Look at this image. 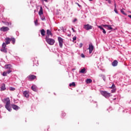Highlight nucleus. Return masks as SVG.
<instances>
[{
	"label": "nucleus",
	"mask_w": 131,
	"mask_h": 131,
	"mask_svg": "<svg viewBox=\"0 0 131 131\" xmlns=\"http://www.w3.org/2000/svg\"><path fill=\"white\" fill-rule=\"evenodd\" d=\"M12 41L13 45H15V42H16V39L15 38H11L10 39V41Z\"/></svg>",
	"instance_id": "4be33fe9"
},
{
	"label": "nucleus",
	"mask_w": 131,
	"mask_h": 131,
	"mask_svg": "<svg viewBox=\"0 0 131 131\" xmlns=\"http://www.w3.org/2000/svg\"><path fill=\"white\" fill-rule=\"evenodd\" d=\"M43 2H46V3H48V0H42Z\"/></svg>",
	"instance_id": "a18cd8bd"
},
{
	"label": "nucleus",
	"mask_w": 131,
	"mask_h": 131,
	"mask_svg": "<svg viewBox=\"0 0 131 131\" xmlns=\"http://www.w3.org/2000/svg\"><path fill=\"white\" fill-rule=\"evenodd\" d=\"M88 50H89V54H92V53L93 52V51H94V46L92 43H90L89 45Z\"/></svg>",
	"instance_id": "423d86ee"
},
{
	"label": "nucleus",
	"mask_w": 131,
	"mask_h": 131,
	"mask_svg": "<svg viewBox=\"0 0 131 131\" xmlns=\"http://www.w3.org/2000/svg\"><path fill=\"white\" fill-rule=\"evenodd\" d=\"M84 28L86 30H90L93 29V26L90 25L89 24H87L84 26Z\"/></svg>",
	"instance_id": "1a4fd4ad"
},
{
	"label": "nucleus",
	"mask_w": 131,
	"mask_h": 131,
	"mask_svg": "<svg viewBox=\"0 0 131 131\" xmlns=\"http://www.w3.org/2000/svg\"><path fill=\"white\" fill-rule=\"evenodd\" d=\"M23 95L26 98H29V92L25 91L23 92Z\"/></svg>",
	"instance_id": "9b49d317"
},
{
	"label": "nucleus",
	"mask_w": 131,
	"mask_h": 131,
	"mask_svg": "<svg viewBox=\"0 0 131 131\" xmlns=\"http://www.w3.org/2000/svg\"><path fill=\"white\" fill-rule=\"evenodd\" d=\"M11 107L13 108V109H14V110H19V109H20L19 106L15 104H11Z\"/></svg>",
	"instance_id": "f8f14e48"
},
{
	"label": "nucleus",
	"mask_w": 131,
	"mask_h": 131,
	"mask_svg": "<svg viewBox=\"0 0 131 131\" xmlns=\"http://www.w3.org/2000/svg\"><path fill=\"white\" fill-rule=\"evenodd\" d=\"M4 101H6L5 108L7 110H8L9 112H11V111H12V108H11V102L10 101V98H6L4 99Z\"/></svg>",
	"instance_id": "f257e3e1"
},
{
	"label": "nucleus",
	"mask_w": 131,
	"mask_h": 131,
	"mask_svg": "<svg viewBox=\"0 0 131 131\" xmlns=\"http://www.w3.org/2000/svg\"><path fill=\"white\" fill-rule=\"evenodd\" d=\"M110 89H115V85H114V83H113L111 87L110 88Z\"/></svg>",
	"instance_id": "cd10ccee"
},
{
	"label": "nucleus",
	"mask_w": 131,
	"mask_h": 131,
	"mask_svg": "<svg viewBox=\"0 0 131 131\" xmlns=\"http://www.w3.org/2000/svg\"><path fill=\"white\" fill-rule=\"evenodd\" d=\"M58 39L60 48H63V43L64 42L63 38L61 37H58Z\"/></svg>",
	"instance_id": "39448f33"
},
{
	"label": "nucleus",
	"mask_w": 131,
	"mask_h": 131,
	"mask_svg": "<svg viewBox=\"0 0 131 131\" xmlns=\"http://www.w3.org/2000/svg\"><path fill=\"white\" fill-rule=\"evenodd\" d=\"M114 12H115L116 14H118V11H117V9H116V8H115V9H114Z\"/></svg>",
	"instance_id": "7c9ffc66"
},
{
	"label": "nucleus",
	"mask_w": 131,
	"mask_h": 131,
	"mask_svg": "<svg viewBox=\"0 0 131 131\" xmlns=\"http://www.w3.org/2000/svg\"><path fill=\"white\" fill-rule=\"evenodd\" d=\"M37 22H38V20H37V19H36V20L35 21V25L37 26Z\"/></svg>",
	"instance_id": "e433bc0d"
},
{
	"label": "nucleus",
	"mask_w": 131,
	"mask_h": 131,
	"mask_svg": "<svg viewBox=\"0 0 131 131\" xmlns=\"http://www.w3.org/2000/svg\"><path fill=\"white\" fill-rule=\"evenodd\" d=\"M28 79L29 80H34V79H36V76L34 75H30L28 76Z\"/></svg>",
	"instance_id": "0eeeda50"
},
{
	"label": "nucleus",
	"mask_w": 131,
	"mask_h": 131,
	"mask_svg": "<svg viewBox=\"0 0 131 131\" xmlns=\"http://www.w3.org/2000/svg\"><path fill=\"white\" fill-rule=\"evenodd\" d=\"M31 89H32V91H33L34 92H36L37 91V89H36V86L34 85L32 86Z\"/></svg>",
	"instance_id": "412c9836"
},
{
	"label": "nucleus",
	"mask_w": 131,
	"mask_h": 131,
	"mask_svg": "<svg viewBox=\"0 0 131 131\" xmlns=\"http://www.w3.org/2000/svg\"><path fill=\"white\" fill-rule=\"evenodd\" d=\"M81 56L82 58H84L85 57L84 55L83 54H81Z\"/></svg>",
	"instance_id": "58836bf2"
},
{
	"label": "nucleus",
	"mask_w": 131,
	"mask_h": 131,
	"mask_svg": "<svg viewBox=\"0 0 131 131\" xmlns=\"http://www.w3.org/2000/svg\"><path fill=\"white\" fill-rule=\"evenodd\" d=\"M5 90H6V84L3 83L2 84L1 91H5Z\"/></svg>",
	"instance_id": "aec40b11"
},
{
	"label": "nucleus",
	"mask_w": 131,
	"mask_h": 131,
	"mask_svg": "<svg viewBox=\"0 0 131 131\" xmlns=\"http://www.w3.org/2000/svg\"><path fill=\"white\" fill-rule=\"evenodd\" d=\"M98 28H100L101 30H102V32L103 33H104V34H106V31L105 30V29H104V28H103V27H102V26H98Z\"/></svg>",
	"instance_id": "f3484780"
},
{
	"label": "nucleus",
	"mask_w": 131,
	"mask_h": 131,
	"mask_svg": "<svg viewBox=\"0 0 131 131\" xmlns=\"http://www.w3.org/2000/svg\"><path fill=\"white\" fill-rule=\"evenodd\" d=\"M115 8H116V4H115Z\"/></svg>",
	"instance_id": "49530a36"
},
{
	"label": "nucleus",
	"mask_w": 131,
	"mask_h": 131,
	"mask_svg": "<svg viewBox=\"0 0 131 131\" xmlns=\"http://www.w3.org/2000/svg\"><path fill=\"white\" fill-rule=\"evenodd\" d=\"M7 72H3V76H7Z\"/></svg>",
	"instance_id": "c756f323"
},
{
	"label": "nucleus",
	"mask_w": 131,
	"mask_h": 131,
	"mask_svg": "<svg viewBox=\"0 0 131 131\" xmlns=\"http://www.w3.org/2000/svg\"><path fill=\"white\" fill-rule=\"evenodd\" d=\"M108 4H111V0H107Z\"/></svg>",
	"instance_id": "37998d69"
},
{
	"label": "nucleus",
	"mask_w": 131,
	"mask_h": 131,
	"mask_svg": "<svg viewBox=\"0 0 131 131\" xmlns=\"http://www.w3.org/2000/svg\"><path fill=\"white\" fill-rule=\"evenodd\" d=\"M82 46H83V44L82 43H81L80 44V48H82Z\"/></svg>",
	"instance_id": "79ce46f5"
},
{
	"label": "nucleus",
	"mask_w": 131,
	"mask_h": 131,
	"mask_svg": "<svg viewBox=\"0 0 131 131\" xmlns=\"http://www.w3.org/2000/svg\"><path fill=\"white\" fill-rule=\"evenodd\" d=\"M121 12L122 13V14H123V15H124L125 16H126V13H125L124 12V11L122 10H121Z\"/></svg>",
	"instance_id": "c85d7f7f"
},
{
	"label": "nucleus",
	"mask_w": 131,
	"mask_h": 131,
	"mask_svg": "<svg viewBox=\"0 0 131 131\" xmlns=\"http://www.w3.org/2000/svg\"><path fill=\"white\" fill-rule=\"evenodd\" d=\"M41 19L42 21H46V17L44 16H41Z\"/></svg>",
	"instance_id": "bb28decb"
},
{
	"label": "nucleus",
	"mask_w": 131,
	"mask_h": 131,
	"mask_svg": "<svg viewBox=\"0 0 131 131\" xmlns=\"http://www.w3.org/2000/svg\"><path fill=\"white\" fill-rule=\"evenodd\" d=\"M72 30H73V32H76V31L73 29V28H72Z\"/></svg>",
	"instance_id": "ea45409f"
},
{
	"label": "nucleus",
	"mask_w": 131,
	"mask_h": 131,
	"mask_svg": "<svg viewBox=\"0 0 131 131\" xmlns=\"http://www.w3.org/2000/svg\"><path fill=\"white\" fill-rule=\"evenodd\" d=\"M75 82H73L72 83L69 84V86H75Z\"/></svg>",
	"instance_id": "393cba45"
},
{
	"label": "nucleus",
	"mask_w": 131,
	"mask_h": 131,
	"mask_svg": "<svg viewBox=\"0 0 131 131\" xmlns=\"http://www.w3.org/2000/svg\"><path fill=\"white\" fill-rule=\"evenodd\" d=\"M118 64V61L116 60H115L112 63V66H113L114 67L117 66Z\"/></svg>",
	"instance_id": "4468645a"
},
{
	"label": "nucleus",
	"mask_w": 131,
	"mask_h": 131,
	"mask_svg": "<svg viewBox=\"0 0 131 131\" xmlns=\"http://www.w3.org/2000/svg\"><path fill=\"white\" fill-rule=\"evenodd\" d=\"M77 20V19L76 18L73 20V22H76Z\"/></svg>",
	"instance_id": "c03bdc74"
},
{
	"label": "nucleus",
	"mask_w": 131,
	"mask_h": 131,
	"mask_svg": "<svg viewBox=\"0 0 131 131\" xmlns=\"http://www.w3.org/2000/svg\"><path fill=\"white\" fill-rule=\"evenodd\" d=\"M45 39L47 43L50 46H53V45L55 43V40L54 39L50 38L49 36H46Z\"/></svg>",
	"instance_id": "f03ea898"
},
{
	"label": "nucleus",
	"mask_w": 131,
	"mask_h": 131,
	"mask_svg": "<svg viewBox=\"0 0 131 131\" xmlns=\"http://www.w3.org/2000/svg\"><path fill=\"white\" fill-rule=\"evenodd\" d=\"M102 26L104 27V28H107L108 30H112V29H113V28H112L111 25H102Z\"/></svg>",
	"instance_id": "9d476101"
},
{
	"label": "nucleus",
	"mask_w": 131,
	"mask_h": 131,
	"mask_svg": "<svg viewBox=\"0 0 131 131\" xmlns=\"http://www.w3.org/2000/svg\"><path fill=\"white\" fill-rule=\"evenodd\" d=\"M86 83H91V82H92L93 80H92V79H87L86 80Z\"/></svg>",
	"instance_id": "5701e85b"
},
{
	"label": "nucleus",
	"mask_w": 131,
	"mask_h": 131,
	"mask_svg": "<svg viewBox=\"0 0 131 131\" xmlns=\"http://www.w3.org/2000/svg\"><path fill=\"white\" fill-rule=\"evenodd\" d=\"M9 90H10V91H14L16 90V89H15L14 88H13V87H10L9 88Z\"/></svg>",
	"instance_id": "a878e982"
},
{
	"label": "nucleus",
	"mask_w": 131,
	"mask_h": 131,
	"mask_svg": "<svg viewBox=\"0 0 131 131\" xmlns=\"http://www.w3.org/2000/svg\"><path fill=\"white\" fill-rule=\"evenodd\" d=\"M62 116L64 117V116H66V113H65L64 112H62L61 114Z\"/></svg>",
	"instance_id": "2f4dec72"
},
{
	"label": "nucleus",
	"mask_w": 131,
	"mask_h": 131,
	"mask_svg": "<svg viewBox=\"0 0 131 131\" xmlns=\"http://www.w3.org/2000/svg\"><path fill=\"white\" fill-rule=\"evenodd\" d=\"M76 5H77V6H78V7H79V8H81V6L80 5H79V4L76 3Z\"/></svg>",
	"instance_id": "c9c22d12"
},
{
	"label": "nucleus",
	"mask_w": 131,
	"mask_h": 131,
	"mask_svg": "<svg viewBox=\"0 0 131 131\" xmlns=\"http://www.w3.org/2000/svg\"><path fill=\"white\" fill-rule=\"evenodd\" d=\"M47 36H48V37H50V36H53V33H52V31H51L50 30H47Z\"/></svg>",
	"instance_id": "ddd939ff"
},
{
	"label": "nucleus",
	"mask_w": 131,
	"mask_h": 131,
	"mask_svg": "<svg viewBox=\"0 0 131 131\" xmlns=\"http://www.w3.org/2000/svg\"><path fill=\"white\" fill-rule=\"evenodd\" d=\"M130 14H131V12H130Z\"/></svg>",
	"instance_id": "3c124183"
},
{
	"label": "nucleus",
	"mask_w": 131,
	"mask_h": 131,
	"mask_svg": "<svg viewBox=\"0 0 131 131\" xmlns=\"http://www.w3.org/2000/svg\"><path fill=\"white\" fill-rule=\"evenodd\" d=\"M116 92V89H113L111 91L112 93H115Z\"/></svg>",
	"instance_id": "473e14b6"
},
{
	"label": "nucleus",
	"mask_w": 131,
	"mask_h": 131,
	"mask_svg": "<svg viewBox=\"0 0 131 131\" xmlns=\"http://www.w3.org/2000/svg\"><path fill=\"white\" fill-rule=\"evenodd\" d=\"M7 45H6V43L3 42L2 45V47L1 49V52H3V53H7L8 51H7V49L6 48Z\"/></svg>",
	"instance_id": "20e7f679"
},
{
	"label": "nucleus",
	"mask_w": 131,
	"mask_h": 131,
	"mask_svg": "<svg viewBox=\"0 0 131 131\" xmlns=\"http://www.w3.org/2000/svg\"><path fill=\"white\" fill-rule=\"evenodd\" d=\"M8 24H9V22H6V23H5V25H8Z\"/></svg>",
	"instance_id": "a19ab883"
},
{
	"label": "nucleus",
	"mask_w": 131,
	"mask_h": 131,
	"mask_svg": "<svg viewBox=\"0 0 131 131\" xmlns=\"http://www.w3.org/2000/svg\"><path fill=\"white\" fill-rule=\"evenodd\" d=\"M76 39V36H74L73 37V41H74V40H75Z\"/></svg>",
	"instance_id": "4c0bfd02"
},
{
	"label": "nucleus",
	"mask_w": 131,
	"mask_h": 131,
	"mask_svg": "<svg viewBox=\"0 0 131 131\" xmlns=\"http://www.w3.org/2000/svg\"><path fill=\"white\" fill-rule=\"evenodd\" d=\"M1 31H3V32H6L7 31H9L10 29L7 27H2L0 29Z\"/></svg>",
	"instance_id": "6e6552de"
},
{
	"label": "nucleus",
	"mask_w": 131,
	"mask_h": 131,
	"mask_svg": "<svg viewBox=\"0 0 131 131\" xmlns=\"http://www.w3.org/2000/svg\"><path fill=\"white\" fill-rule=\"evenodd\" d=\"M8 26H12V23H11V22H8Z\"/></svg>",
	"instance_id": "72a5a7b5"
},
{
	"label": "nucleus",
	"mask_w": 131,
	"mask_h": 131,
	"mask_svg": "<svg viewBox=\"0 0 131 131\" xmlns=\"http://www.w3.org/2000/svg\"><path fill=\"white\" fill-rule=\"evenodd\" d=\"M3 23H4L5 24V23H6V22L5 21H2Z\"/></svg>",
	"instance_id": "09e8293b"
},
{
	"label": "nucleus",
	"mask_w": 131,
	"mask_h": 131,
	"mask_svg": "<svg viewBox=\"0 0 131 131\" xmlns=\"http://www.w3.org/2000/svg\"><path fill=\"white\" fill-rule=\"evenodd\" d=\"M2 107H3V105H0V108H2Z\"/></svg>",
	"instance_id": "de8ad7c7"
},
{
	"label": "nucleus",
	"mask_w": 131,
	"mask_h": 131,
	"mask_svg": "<svg viewBox=\"0 0 131 131\" xmlns=\"http://www.w3.org/2000/svg\"><path fill=\"white\" fill-rule=\"evenodd\" d=\"M85 68H83L80 71V73H84L85 72Z\"/></svg>",
	"instance_id": "b1692460"
},
{
	"label": "nucleus",
	"mask_w": 131,
	"mask_h": 131,
	"mask_svg": "<svg viewBox=\"0 0 131 131\" xmlns=\"http://www.w3.org/2000/svg\"><path fill=\"white\" fill-rule=\"evenodd\" d=\"M5 67L6 69H12V65L11 64H6Z\"/></svg>",
	"instance_id": "6ab92c4d"
},
{
	"label": "nucleus",
	"mask_w": 131,
	"mask_h": 131,
	"mask_svg": "<svg viewBox=\"0 0 131 131\" xmlns=\"http://www.w3.org/2000/svg\"><path fill=\"white\" fill-rule=\"evenodd\" d=\"M93 0H89V2H92Z\"/></svg>",
	"instance_id": "8fccbe9b"
},
{
	"label": "nucleus",
	"mask_w": 131,
	"mask_h": 131,
	"mask_svg": "<svg viewBox=\"0 0 131 131\" xmlns=\"http://www.w3.org/2000/svg\"><path fill=\"white\" fill-rule=\"evenodd\" d=\"M105 1H108V0H105Z\"/></svg>",
	"instance_id": "603ef678"
},
{
	"label": "nucleus",
	"mask_w": 131,
	"mask_h": 131,
	"mask_svg": "<svg viewBox=\"0 0 131 131\" xmlns=\"http://www.w3.org/2000/svg\"><path fill=\"white\" fill-rule=\"evenodd\" d=\"M40 33L42 36H45L46 35V31H45V29L41 30Z\"/></svg>",
	"instance_id": "a211bd4d"
},
{
	"label": "nucleus",
	"mask_w": 131,
	"mask_h": 131,
	"mask_svg": "<svg viewBox=\"0 0 131 131\" xmlns=\"http://www.w3.org/2000/svg\"><path fill=\"white\" fill-rule=\"evenodd\" d=\"M100 94L103 96V97H105V98H109V97H111V94L107 92L106 91H100Z\"/></svg>",
	"instance_id": "7ed1b4c3"
},
{
	"label": "nucleus",
	"mask_w": 131,
	"mask_h": 131,
	"mask_svg": "<svg viewBox=\"0 0 131 131\" xmlns=\"http://www.w3.org/2000/svg\"><path fill=\"white\" fill-rule=\"evenodd\" d=\"M6 72H7V73H8V74H10V73H11V72H12V71L9 70V71H8Z\"/></svg>",
	"instance_id": "f704fd0d"
},
{
	"label": "nucleus",
	"mask_w": 131,
	"mask_h": 131,
	"mask_svg": "<svg viewBox=\"0 0 131 131\" xmlns=\"http://www.w3.org/2000/svg\"><path fill=\"white\" fill-rule=\"evenodd\" d=\"M10 41H11V39L9 37L6 38L5 39L6 45L7 46V45H9L10 43Z\"/></svg>",
	"instance_id": "dca6fc26"
},
{
	"label": "nucleus",
	"mask_w": 131,
	"mask_h": 131,
	"mask_svg": "<svg viewBox=\"0 0 131 131\" xmlns=\"http://www.w3.org/2000/svg\"><path fill=\"white\" fill-rule=\"evenodd\" d=\"M38 14L39 15V16H41V15L43 14L42 6H40V10H39V11L38 12Z\"/></svg>",
	"instance_id": "2eb2a0df"
}]
</instances>
